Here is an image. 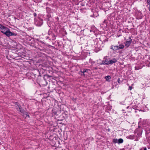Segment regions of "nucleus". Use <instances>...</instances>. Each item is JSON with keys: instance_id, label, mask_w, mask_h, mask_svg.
Listing matches in <instances>:
<instances>
[{"instance_id": "obj_26", "label": "nucleus", "mask_w": 150, "mask_h": 150, "mask_svg": "<svg viewBox=\"0 0 150 150\" xmlns=\"http://www.w3.org/2000/svg\"><path fill=\"white\" fill-rule=\"evenodd\" d=\"M40 25H38V26H40Z\"/></svg>"}, {"instance_id": "obj_17", "label": "nucleus", "mask_w": 150, "mask_h": 150, "mask_svg": "<svg viewBox=\"0 0 150 150\" xmlns=\"http://www.w3.org/2000/svg\"><path fill=\"white\" fill-rule=\"evenodd\" d=\"M4 26H3L1 24H0V30L1 29L4 27Z\"/></svg>"}, {"instance_id": "obj_24", "label": "nucleus", "mask_w": 150, "mask_h": 150, "mask_svg": "<svg viewBox=\"0 0 150 150\" xmlns=\"http://www.w3.org/2000/svg\"><path fill=\"white\" fill-rule=\"evenodd\" d=\"M105 21H106V20H104V21H103V22L104 23H105Z\"/></svg>"}, {"instance_id": "obj_3", "label": "nucleus", "mask_w": 150, "mask_h": 150, "mask_svg": "<svg viewBox=\"0 0 150 150\" xmlns=\"http://www.w3.org/2000/svg\"><path fill=\"white\" fill-rule=\"evenodd\" d=\"M8 29L7 27L4 26L0 31L2 33L5 34V33L7 31Z\"/></svg>"}, {"instance_id": "obj_14", "label": "nucleus", "mask_w": 150, "mask_h": 150, "mask_svg": "<svg viewBox=\"0 0 150 150\" xmlns=\"http://www.w3.org/2000/svg\"><path fill=\"white\" fill-rule=\"evenodd\" d=\"M118 140L117 139H114L113 140V142L114 143H118Z\"/></svg>"}, {"instance_id": "obj_10", "label": "nucleus", "mask_w": 150, "mask_h": 150, "mask_svg": "<svg viewBox=\"0 0 150 150\" xmlns=\"http://www.w3.org/2000/svg\"><path fill=\"white\" fill-rule=\"evenodd\" d=\"M123 140L122 139L120 138L118 140V143L119 144L122 143L123 142Z\"/></svg>"}, {"instance_id": "obj_18", "label": "nucleus", "mask_w": 150, "mask_h": 150, "mask_svg": "<svg viewBox=\"0 0 150 150\" xmlns=\"http://www.w3.org/2000/svg\"><path fill=\"white\" fill-rule=\"evenodd\" d=\"M135 68L136 70H138L139 69H141V67L139 68H138L136 66L135 67Z\"/></svg>"}, {"instance_id": "obj_22", "label": "nucleus", "mask_w": 150, "mask_h": 150, "mask_svg": "<svg viewBox=\"0 0 150 150\" xmlns=\"http://www.w3.org/2000/svg\"><path fill=\"white\" fill-rule=\"evenodd\" d=\"M36 15H37V14L35 13H34V16H36Z\"/></svg>"}, {"instance_id": "obj_21", "label": "nucleus", "mask_w": 150, "mask_h": 150, "mask_svg": "<svg viewBox=\"0 0 150 150\" xmlns=\"http://www.w3.org/2000/svg\"><path fill=\"white\" fill-rule=\"evenodd\" d=\"M129 89L130 90H131L132 89V87L131 86H129Z\"/></svg>"}, {"instance_id": "obj_16", "label": "nucleus", "mask_w": 150, "mask_h": 150, "mask_svg": "<svg viewBox=\"0 0 150 150\" xmlns=\"http://www.w3.org/2000/svg\"><path fill=\"white\" fill-rule=\"evenodd\" d=\"M148 4L150 6V0H147Z\"/></svg>"}, {"instance_id": "obj_28", "label": "nucleus", "mask_w": 150, "mask_h": 150, "mask_svg": "<svg viewBox=\"0 0 150 150\" xmlns=\"http://www.w3.org/2000/svg\"><path fill=\"white\" fill-rule=\"evenodd\" d=\"M35 23L36 24V22H35Z\"/></svg>"}, {"instance_id": "obj_7", "label": "nucleus", "mask_w": 150, "mask_h": 150, "mask_svg": "<svg viewBox=\"0 0 150 150\" xmlns=\"http://www.w3.org/2000/svg\"><path fill=\"white\" fill-rule=\"evenodd\" d=\"M134 136L133 135H129L127 137V138L129 139H134Z\"/></svg>"}, {"instance_id": "obj_25", "label": "nucleus", "mask_w": 150, "mask_h": 150, "mask_svg": "<svg viewBox=\"0 0 150 150\" xmlns=\"http://www.w3.org/2000/svg\"><path fill=\"white\" fill-rule=\"evenodd\" d=\"M149 131L150 132V127L149 128Z\"/></svg>"}, {"instance_id": "obj_8", "label": "nucleus", "mask_w": 150, "mask_h": 150, "mask_svg": "<svg viewBox=\"0 0 150 150\" xmlns=\"http://www.w3.org/2000/svg\"><path fill=\"white\" fill-rule=\"evenodd\" d=\"M118 47L119 49V50L123 49L124 47V46L122 44H120L118 46Z\"/></svg>"}, {"instance_id": "obj_11", "label": "nucleus", "mask_w": 150, "mask_h": 150, "mask_svg": "<svg viewBox=\"0 0 150 150\" xmlns=\"http://www.w3.org/2000/svg\"><path fill=\"white\" fill-rule=\"evenodd\" d=\"M109 60H108V59H106L105 61H104V63L105 64L109 65Z\"/></svg>"}, {"instance_id": "obj_1", "label": "nucleus", "mask_w": 150, "mask_h": 150, "mask_svg": "<svg viewBox=\"0 0 150 150\" xmlns=\"http://www.w3.org/2000/svg\"><path fill=\"white\" fill-rule=\"evenodd\" d=\"M5 35L7 37H9L11 36H16V34L11 32L9 29L5 33Z\"/></svg>"}, {"instance_id": "obj_6", "label": "nucleus", "mask_w": 150, "mask_h": 150, "mask_svg": "<svg viewBox=\"0 0 150 150\" xmlns=\"http://www.w3.org/2000/svg\"><path fill=\"white\" fill-rule=\"evenodd\" d=\"M135 134V135H136V137H137V138L135 139V140L137 141L139 139V137L141 136V133L140 132L137 133V135H136V133Z\"/></svg>"}, {"instance_id": "obj_27", "label": "nucleus", "mask_w": 150, "mask_h": 150, "mask_svg": "<svg viewBox=\"0 0 150 150\" xmlns=\"http://www.w3.org/2000/svg\"><path fill=\"white\" fill-rule=\"evenodd\" d=\"M149 143L150 144V141H149Z\"/></svg>"}, {"instance_id": "obj_23", "label": "nucleus", "mask_w": 150, "mask_h": 150, "mask_svg": "<svg viewBox=\"0 0 150 150\" xmlns=\"http://www.w3.org/2000/svg\"><path fill=\"white\" fill-rule=\"evenodd\" d=\"M149 10L150 11V6H149Z\"/></svg>"}, {"instance_id": "obj_2", "label": "nucleus", "mask_w": 150, "mask_h": 150, "mask_svg": "<svg viewBox=\"0 0 150 150\" xmlns=\"http://www.w3.org/2000/svg\"><path fill=\"white\" fill-rule=\"evenodd\" d=\"M132 42V40L130 37H129L128 40L126 41L124 43L125 46L126 47H128L129 46Z\"/></svg>"}, {"instance_id": "obj_15", "label": "nucleus", "mask_w": 150, "mask_h": 150, "mask_svg": "<svg viewBox=\"0 0 150 150\" xmlns=\"http://www.w3.org/2000/svg\"><path fill=\"white\" fill-rule=\"evenodd\" d=\"M140 150H146V147H144L141 148Z\"/></svg>"}, {"instance_id": "obj_4", "label": "nucleus", "mask_w": 150, "mask_h": 150, "mask_svg": "<svg viewBox=\"0 0 150 150\" xmlns=\"http://www.w3.org/2000/svg\"><path fill=\"white\" fill-rule=\"evenodd\" d=\"M111 49H112L113 50L115 51H116L117 50H119V49L118 47V45H115V46H111V47L110 48Z\"/></svg>"}, {"instance_id": "obj_12", "label": "nucleus", "mask_w": 150, "mask_h": 150, "mask_svg": "<svg viewBox=\"0 0 150 150\" xmlns=\"http://www.w3.org/2000/svg\"><path fill=\"white\" fill-rule=\"evenodd\" d=\"M98 14L96 12L93 15H91V16L93 17H96L98 16Z\"/></svg>"}, {"instance_id": "obj_20", "label": "nucleus", "mask_w": 150, "mask_h": 150, "mask_svg": "<svg viewBox=\"0 0 150 150\" xmlns=\"http://www.w3.org/2000/svg\"><path fill=\"white\" fill-rule=\"evenodd\" d=\"M18 107H19V110H18V111H19L20 112H21V108L20 107H19V106H18Z\"/></svg>"}, {"instance_id": "obj_13", "label": "nucleus", "mask_w": 150, "mask_h": 150, "mask_svg": "<svg viewBox=\"0 0 150 150\" xmlns=\"http://www.w3.org/2000/svg\"><path fill=\"white\" fill-rule=\"evenodd\" d=\"M89 71V70L88 69H84L83 71L82 72V73L83 74L85 72H88Z\"/></svg>"}, {"instance_id": "obj_9", "label": "nucleus", "mask_w": 150, "mask_h": 150, "mask_svg": "<svg viewBox=\"0 0 150 150\" xmlns=\"http://www.w3.org/2000/svg\"><path fill=\"white\" fill-rule=\"evenodd\" d=\"M105 79L106 81H109L111 78V77L110 76H108L105 77Z\"/></svg>"}, {"instance_id": "obj_5", "label": "nucleus", "mask_w": 150, "mask_h": 150, "mask_svg": "<svg viewBox=\"0 0 150 150\" xmlns=\"http://www.w3.org/2000/svg\"><path fill=\"white\" fill-rule=\"evenodd\" d=\"M117 62V60L115 58H113L112 59L109 60V64H112L115 63Z\"/></svg>"}, {"instance_id": "obj_19", "label": "nucleus", "mask_w": 150, "mask_h": 150, "mask_svg": "<svg viewBox=\"0 0 150 150\" xmlns=\"http://www.w3.org/2000/svg\"><path fill=\"white\" fill-rule=\"evenodd\" d=\"M100 65H102V64H105V63H104V62L103 61H102V62L100 64Z\"/></svg>"}]
</instances>
